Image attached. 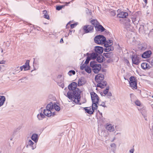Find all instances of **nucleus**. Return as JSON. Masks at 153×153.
Instances as JSON below:
<instances>
[{"label":"nucleus","mask_w":153,"mask_h":153,"mask_svg":"<svg viewBox=\"0 0 153 153\" xmlns=\"http://www.w3.org/2000/svg\"><path fill=\"white\" fill-rule=\"evenodd\" d=\"M134 151V150L133 149H130L129 151V152L130 153H133Z\"/></svg>","instance_id":"3c124183"},{"label":"nucleus","mask_w":153,"mask_h":153,"mask_svg":"<svg viewBox=\"0 0 153 153\" xmlns=\"http://www.w3.org/2000/svg\"><path fill=\"white\" fill-rule=\"evenodd\" d=\"M3 52V50L2 49H1V52L2 53V52Z\"/></svg>","instance_id":"0e129e2a"},{"label":"nucleus","mask_w":153,"mask_h":153,"mask_svg":"<svg viewBox=\"0 0 153 153\" xmlns=\"http://www.w3.org/2000/svg\"><path fill=\"white\" fill-rule=\"evenodd\" d=\"M103 57L102 56H98L97 58V62L100 63H101L102 62L103 60Z\"/></svg>","instance_id":"c85d7f7f"},{"label":"nucleus","mask_w":153,"mask_h":153,"mask_svg":"<svg viewBox=\"0 0 153 153\" xmlns=\"http://www.w3.org/2000/svg\"><path fill=\"white\" fill-rule=\"evenodd\" d=\"M29 61L27 60L26 61V63H25V65H23L24 66H25V67L26 68V70H27L28 69V67H29Z\"/></svg>","instance_id":"473e14b6"},{"label":"nucleus","mask_w":153,"mask_h":153,"mask_svg":"<svg viewBox=\"0 0 153 153\" xmlns=\"http://www.w3.org/2000/svg\"><path fill=\"white\" fill-rule=\"evenodd\" d=\"M84 108L86 112L89 114H92L94 112L93 110H91V108L90 107L85 108Z\"/></svg>","instance_id":"4be33fe9"},{"label":"nucleus","mask_w":153,"mask_h":153,"mask_svg":"<svg viewBox=\"0 0 153 153\" xmlns=\"http://www.w3.org/2000/svg\"><path fill=\"white\" fill-rule=\"evenodd\" d=\"M95 28L96 30L101 32L104 31L105 30L102 25L99 24H98V25L97 26V27H95Z\"/></svg>","instance_id":"a211bd4d"},{"label":"nucleus","mask_w":153,"mask_h":153,"mask_svg":"<svg viewBox=\"0 0 153 153\" xmlns=\"http://www.w3.org/2000/svg\"><path fill=\"white\" fill-rule=\"evenodd\" d=\"M95 51L97 54H101L103 52V48L101 47L96 46L95 47Z\"/></svg>","instance_id":"4468645a"},{"label":"nucleus","mask_w":153,"mask_h":153,"mask_svg":"<svg viewBox=\"0 0 153 153\" xmlns=\"http://www.w3.org/2000/svg\"><path fill=\"white\" fill-rule=\"evenodd\" d=\"M100 105L104 107H106V106L105 105V103L104 102H102V103L100 104Z\"/></svg>","instance_id":"de8ad7c7"},{"label":"nucleus","mask_w":153,"mask_h":153,"mask_svg":"<svg viewBox=\"0 0 153 153\" xmlns=\"http://www.w3.org/2000/svg\"><path fill=\"white\" fill-rule=\"evenodd\" d=\"M43 13L44 14V17L48 19H49V16L46 10H45L43 11Z\"/></svg>","instance_id":"bb28decb"},{"label":"nucleus","mask_w":153,"mask_h":153,"mask_svg":"<svg viewBox=\"0 0 153 153\" xmlns=\"http://www.w3.org/2000/svg\"><path fill=\"white\" fill-rule=\"evenodd\" d=\"M84 70L86 72L88 73H91V68L88 66L85 67L84 68Z\"/></svg>","instance_id":"7c9ffc66"},{"label":"nucleus","mask_w":153,"mask_h":153,"mask_svg":"<svg viewBox=\"0 0 153 153\" xmlns=\"http://www.w3.org/2000/svg\"><path fill=\"white\" fill-rule=\"evenodd\" d=\"M60 42L61 43H62L63 42V39L62 38L60 40Z\"/></svg>","instance_id":"603ef678"},{"label":"nucleus","mask_w":153,"mask_h":153,"mask_svg":"<svg viewBox=\"0 0 153 153\" xmlns=\"http://www.w3.org/2000/svg\"><path fill=\"white\" fill-rule=\"evenodd\" d=\"M110 146H111V148H116V145L115 143H113L111 144Z\"/></svg>","instance_id":"79ce46f5"},{"label":"nucleus","mask_w":153,"mask_h":153,"mask_svg":"<svg viewBox=\"0 0 153 153\" xmlns=\"http://www.w3.org/2000/svg\"><path fill=\"white\" fill-rule=\"evenodd\" d=\"M70 25V24H69V23H68L67 25V26L68 25Z\"/></svg>","instance_id":"e2e57ef3"},{"label":"nucleus","mask_w":153,"mask_h":153,"mask_svg":"<svg viewBox=\"0 0 153 153\" xmlns=\"http://www.w3.org/2000/svg\"><path fill=\"white\" fill-rule=\"evenodd\" d=\"M144 27V26L143 25H141L140 26V27L139 28V30H143V29Z\"/></svg>","instance_id":"09e8293b"},{"label":"nucleus","mask_w":153,"mask_h":153,"mask_svg":"<svg viewBox=\"0 0 153 153\" xmlns=\"http://www.w3.org/2000/svg\"><path fill=\"white\" fill-rule=\"evenodd\" d=\"M104 45L105 47L104 49V51L105 52H108L113 51L114 49V47L112 46L111 44L105 43Z\"/></svg>","instance_id":"9b49d317"},{"label":"nucleus","mask_w":153,"mask_h":153,"mask_svg":"<svg viewBox=\"0 0 153 153\" xmlns=\"http://www.w3.org/2000/svg\"><path fill=\"white\" fill-rule=\"evenodd\" d=\"M146 4H147V0H143Z\"/></svg>","instance_id":"5fc2aeb1"},{"label":"nucleus","mask_w":153,"mask_h":153,"mask_svg":"<svg viewBox=\"0 0 153 153\" xmlns=\"http://www.w3.org/2000/svg\"><path fill=\"white\" fill-rule=\"evenodd\" d=\"M151 64L153 66V59L151 61Z\"/></svg>","instance_id":"864d4df0"},{"label":"nucleus","mask_w":153,"mask_h":153,"mask_svg":"<svg viewBox=\"0 0 153 153\" xmlns=\"http://www.w3.org/2000/svg\"><path fill=\"white\" fill-rule=\"evenodd\" d=\"M91 23L94 25L95 27H97L98 24H100L97 20H92L91 21Z\"/></svg>","instance_id":"393cba45"},{"label":"nucleus","mask_w":153,"mask_h":153,"mask_svg":"<svg viewBox=\"0 0 153 153\" xmlns=\"http://www.w3.org/2000/svg\"><path fill=\"white\" fill-rule=\"evenodd\" d=\"M44 113H42V112L40 113V114H38L37 115V117L39 120H42L43 119L45 118V115L44 114Z\"/></svg>","instance_id":"412c9836"},{"label":"nucleus","mask_w":153,"mask_h":153,"mask_svg":"<svg viewBox=\"0 0 153 153\" xmlns=\"http://www.w3.org/2000/svg\"><path fill=\"white\" fill-rule=\"evenodd\" d=\"M141 66L142 68L144 70L149 69L151 68L150 65L146 62L142 63Z\"/></svg>","instance_id":"dca6fc26"},{"label":"nucleus","mask_w":153,"mask_h":153,"mask_svg":"<svg viewBox=\"0 0 153 153\" xmlns=\"http://www.w3.org/2000/svg\"><path fill=\"white\" fill-rule=\"evenodd\" d=\"M91 95L92 102L98 103L99 98L97 95L94 92L91 93Z\"/></svg>","instance_id":"0eeeda50"},{"label":"nucleus","mask_w":153,"mask_h":153,"mask_svg":"<svg viewBox=\"0 0 153 153\" xmlns=\"http://www.w3.org/2000/svg\"><path fill=\"white\" fill-rule=\"evenodd\" d=\"M31 139L36 143L38 140V135L36 134H33L31 136Z\"/></svg>","instance_id":"aec40b11"},{"label":"nucleus","mask_w":153,"mask_h":153,"mask_svg":"<svg viewBox=\"0 0 153 153\" xmlns=\"http://www.w3.org/2000/svg\"><path fill=\"white\" fill-rule=\"evenodd\" d=\"M68 35H69V34H68V35H65V37H67L68 36Z\"/></svg>","instance_id":"bf43d9fd"},{"label":"nucleus","mask_w":153,"mask_h":153,"mask_svg":"<svg viewBox=\"0 0 153 153\" xmlns=\"http://www.w3.org/2000/svg\"><path fill=\"white\" fill-rule=\"evenodd\" d=\"M129 83L130 87L133 89H137V82L135 78L133 76H131L129 79Z\"/></svg>","instance_id":"39448f33"},{"label":"nucleus","mask_w":153,"mask_h":153,"mask_svg":"<svg viewBox=\"0 0 153 153\" xmlns=\"http://www.w3.org/2000/svg\"><path fill=\"white\" fill-rule=\"evenodd\" d=\"M105 97H108V98H109L110 97H111L112 96L111 93L110 92H108L105 95H103Z\"/></svg>","instance_id":"e433bc0d"},{"label":"nucleus","mask_w":153,"mask_h":153,"mask_svg":"<svg viewBox=\"0 0 153 153\" xmlns=\"http://www.w3.org/2000/svg\"><path fill=\"white\" fill-rule=\"evenodd\" d=\"M10 42L8 41L7 42L5 43V45L7 47H9L10 46Z\"/></svg>","instance_id":"37998d69"},{"label":"nucleus","mask_w":153,"mask_h":153,"mask_svg":"<svg viewBox=\"0 0 153 153\" xmlns=\"http://www.w3.org/2000/svg\"><path fill=\"white\" fill-rule=\"evenodd\" d=\"M107 84L106 82H102L98 83L97 84V87H100L101 88H103Z\"/></svg>","instance_id":"6ab92c4d"},{"label":"nucleus","mask_w":153,"mask_h":153,"mask_svg":"<svg viewBox=\"0 0 153 153\" xmlns=\"http://www.w3.org/2000/svg\"><path fill=\"white\" fill-rule=\"evenodd\" d=\"M5 62V61L4 60L0 61V64H4Z\"/></svg>","instance_id":"8fccbe9b"},{"label":"nucleus","mask_w":153,"mask_h":153,"mask_svg":"<svg viewBox=\"0 0 153 153\" xmlns=\"http://www.w3.org/2000/svg\"><path fill=\"white\" fill-rule=\"evenodd\" d=\"M98 55V54L97 53H93L91 54L90 57L91 59H95L97 57Z\"/></svg>","instance_id":"cd10ccee"},{"label":"nucleus","mask_w":153,"mask_h":153,"mask_svg":"<svg viewBox=\"0 0 153 153\" xmlns=\"http://www.w3.org/2000/svg\"><path fill=\"white\" fill-rule=\"evenodd\" d=\"M64 85L62 84H61V87L63 88Z\"/></svg>","instance_id":"4d7b16f0"},{"label":"nucleus","mask_w":153,"mask_h":153,"mask_svg":"<svg viewBox=\"0 0 153 153\" xmlns=\"http://www.w3.org/2000/svg\"><path fill=\"white\" fill-rule=\"evenodd\" d=\"M71 74L73 75H74L75 74V71L74 70H70L68 72V74L70 76L72 75Z\"/></svg>","instance_id":"f704fd0d"},{"label":"nucleus","mask_w":153,"mask_h":153,"mask_svg":"<svg viewBox=\"0 0 153 153\" xmlns=\"http://www.w3.org/2000/svg\"><path fill=\"white\" fill-rule=\"evenodd\" d=\"M70 3V2H66L65 3H66V4H69Z\"/></svg>","instance_id":"6e6d98bb"},{"label":"nucleus","mask_w":153,"mask_h":153,"mask_svg":"<svg viewBox=\"0 0 153 153\" xmlns=\"http://www.w3.org/2000/svg\"><path fill=\"white\" fill-rule=\"evenodd\" d=\"M132 22L135 25H137L139 22V21L137 20L136 18L134 17L132 18Z\"/></svg>","instance_id":"2f4dec72"},{"label":"nucleus","mask_w":153,"mask_h":153,"mask_svg":"<svg viewBox=\"0 0 153 153\" xmlns=\"http://www.w3.org/2000/svg\"><path fill=\"white\" fill-rule=\"evenodd\" d=\"M95 42L98 44H104L106 41L105 38L102 35L96 36L94 39Z\"/></svg>","instance_id":"20e7f679"},{"label":"nucleus","mask_w":153,"mask_h":153,"mask_svg":"<svg viewBox=\"0 0 153 153\" xmlns=\"http://www.w3.org/2000/svg\"><path fill=\"white\" fill-rule=\"evenodd\" d=\"M152 97L153 98V95L152 96Z\"/></svg>","instance_id":"774afa93"},{"label":"nucleus","mask_w":153,"mask_h":153,"mask_svg":"<svg viewBox=\"0 0 153 153\" xmlns=\"http://www.w3.org/2000/svg\"><path fill=\"white\" fill-rule=\"evenodd\" d=\"M53 109L54 108L56 110L59 111L60 110V107L56 104H53Z\"/></svg>","instance_id":"c756f323"},{"label":"nucleus","mask_w":153,"mask_h":153,"mask_svg":"<svg viewBox=\"0 0 153 153\" xmlns=\"http://www.w3.org/2000/svg\"><path fill=\"white\" fill-rule=\"evenodd\" d=\"M1 67L0 66V71L1 70Z\"/></svg>","instance_id":"680f3d73"},{"label":"nucleus","mask_w":153,"mask_h":153,"mask_svg":"<svg viewBox=\"0 0 153 153\" xmlns=\"http://www.w3.org/2000/svg\"><path fill=\"white\" fill-rule=\"evenodd\" d=\"M104 54L105 56L108 58H110L111 56V53H104Z\"/></svg>","instance_id":"72a5a7b5"},{"label":"nucleus","mask_w":153,"mask_h":153,"mask_svg":"<svg viewBox=\"0 0 153 153\" xmlns=\"http://www.w3.org/2000/svg\"><path fill=\"white\" fill-rule=\"evenodd\" d=\"M91 58H90V56H88L87 57V58L85 61V63L86 64H88V63L89 61L91 60Z\"/></svg>","instance_id":"4c0bfd02"},{"label":"nucleus","mask_w":153,"mask_h":153,"mask_svg":"<svg viewBox=\"0 0 153 153\" xmlns=\"http://www.w3.org/2000/svg\"><path fill=\"white\" fill-rule=\"evenodd\" d=\"M109 90V88H107L106 89L103 91V94L105 95L108 93Z\"/></svg>","instance_id":"ea45409f"},{"label":"nucleus","mask_w":153,"mask_h":153,"mask_svg":"<svg viewBox=\"0 0 153 153\" xmlns=\"http://www.w3.org/2000/svg\"><path fill=\"white\" fill-rule=\"evenodd\" d=\"M76 25V24H71L70 25L71 29H73Z\"/></svg>","instance_id":"c03bdc74"},{"label":"nucleus","mask_w":153,"mask_h":153,"mask_svg":"<svg viewBox=\"0 0 153 153\" xmlns=\"http://www.w3.org/2000/svg\"><path fill=\"white\" fill-rule=\"evenodd\" d=\"M120 134V133H117V134Z\"/></svg>","instance_id":"69168bd1"},{"label":"nucleus","mask_w":153,"mask_h":153,"mask_svg":"<svg viewBox=\"0 0 153 153\" xmlns=\"http://www.w3.org/2000/svg\"><path fill=\"white\" fill-rule=\"evenodd\" d=\"M135 103L137 106H140L141 105L140 102L138 100H137L135 102Z\"/></svg>","instance_id":"a19ab883"},{"label":"nucleus","mask_w":153,"mask_h":153,"mask_svg":"<svg viewBox=\"0 0 153 153\" xmlns=\"http://www.w3.org/2000/svg\"><path fill=\"white\" fill-rule=\"evenodd\" d=\"M20 69H21V71H22L23 70V69H24V70H26V68L25 67V66L23 65L22 66H21L20 67Z\"/></svg>","instance_id":"a18cd8bd"},{"label":"nucleus","mask_w":153,"mask_h":153,"mask_svg":"<svg viewBox=\"0 0 153 153\" xmlns=\"http://www.w3.org/2000/svg\"><path fill=\"white\" fill-rule=\"evenodd\" d=\"M151 53V52L150 51L145 52L142 55V57L143 58H148L150 56V55Z\"/></svg>","instance_id":"f3484780"},{"label":"nucleus","mask_w":153,"mask_h":153,"mask_svg":"<svg viewBox=\"0 0 153 153\" xmlns=\"http://www.w3.org/2000/svg\"><path fill=\"white\" fill-rule=\"evenodd\" d=\"M104 75L102 74H97L95 76V79L97 82L99 83L102 81L104 79Z\"/></svg>","instance_id":"1a4fd4ad"},{"label":"nucleus","mask_w":153,"mask_h":153,"mask_svg":"<svg viewBox=\"0 0 153 153\" xmlns=\"http://www.w3.org/2000/svg\"><path fill=\"white\" fill-rule=\"evenodd\" d=\"M53 109V103L50 102L46 107V108L44 110L43 113L48 117L54 115V113L52 112Z\"/></svg>","instance_id":"f03ea898"},{"label":"nucleus","mask_w":153,"mask_h":153,"mask_svg":"<svg viewBox=\"0 0 153 153\" xmlns=\"http://www.w3.org/2000/svg\"><path fill=\"white\" fill-rule=\"evenodd\" d=\"M105 127L107 130L110 132H113L115 130L114 125L107 123L106 124Z\"/></svg>","instance_id":"9d476101"},{"label":"nucleus","mask_w":153,"mask_h":153,"mask_svg":"<svg viewBox=\"0 0 153 153\" xmlns=\"http://www.w3.org/2000/svg\"><path fill=\"white\" fill-rule=\"evenodd\" d=\"M94 28L93 26L90 25H85L84 26L83 29L85 33L91 32Z\"/></svg>","instance_id":"f8f14e48"},{"label":"nucleus","mask_w":153,"mask_h":153,"mask_svg":"<svg viewBox=\"0 0 153 153\" xmlns=\"http://www.w3.org/2000/svg\"><path fill=\"white\" fill-rule=\"evenodd\" d=\"M107 43L108 44H111V45H112V41L111 40H109L107 41Z\"/></svg>","instance_id":"49530a36"},{"label":"nucleus","mask_w":153,"mask_h":153,"mask_svg":"<svg viewBox=\"0 0 153 153\" xmlns=\"http://www.w3.org/2000/svg\"><path fill=\"white\" fill-rule=\"evenodd\" d=\"M130 20L129 19H128V22H126L125 24V28H126L128 30H130V29H131V27L130 23Z\"/></svg>","instance_id":"5701e85b"},{"label":"nucleus","mask_w":153,"mask_h":153,"mask_svg":"<svg viewBox=\"0 0 153 153\" xmlns=\"http://www.w3.org/2000/svg\"><path fill=\"white\" fill-rule=\"evenodd\" d=\"M128 16L127 13L122 11L117 15V16L119 18H125Z\"/></svg>","instance_id":"2eb2a0df"},{"label":"nucleus","mask_w":153,"mask_h":153,"mask_svg":"<svg viewBox=\"0 0 153 153\" xmlns=\"http://www.w3.org/2000/svg\"><path fill=\"white\" fill-rule=\"evenodd\" d=\"M115 139V137H114V140H112L111 141V142H112L114 141V140Z\"/></svg>","instance_id":"052dcab7"},{"label":"nucleus","mask_w":153,"mask_h":153,"mask_svg":"<svg viewBox=\"0 0 153 153\" xmlns=\"http://www.w3.org/2000/svg\"><path fill=\"white\" fill-rule=\"evenodd\" d=\"M64 7L63 6H57L56 7V10H61Z\"/></svg>","instance_id":"58836bf2"},{"label":"nucleus","mask_w":153,"mask_h":153,"mask_svg":"<svg viewBox=\"0 0 153 153\" xmlns=\"http://www.w3.org/2000/svg\"><path fill=\"white\" fill-rule=\"evenodd\" d=\"M5 100V98L3 96H0V107L2 106Z\"/></svg>","instance_id":"b1692460"},{"label":"nucleus","mask_w":153,"mask_h":153,"mask_svg":"<svg viewBox=\"0 0 153 153\" xmlns=\"http://www.w3.org/2000/svg\"><path fill=\"white\" fill-rule=\"evenodd\" d=\"M77 84L73 82L70 84L68 88L70 91L67 94L68 97L74 102L78 104L80 100L81 91L77 88Z\"/></svg>","instance_id":"f257e3e1"},{"label":"nucleus","mask_w":153,"mask_h":153,"mask_svg":"<svg viewBox=\"0 0 153 153\" xmlns=\"http://www.w3.org/2000/svg\"><path fill=\"white\" fill-rule=\"evenodd\" d=\"M26 147L29 149L33 150L36 147V144L34 143L31 140L27 142Z\"/></svg>","instance_id":"423d86ee"},{"label":"nucleus","mask_w":153,"mask_h":153,"mask_svg":"<svg viewBox=\"0 0 153 153\" xmlns=\"http://www.w3.org/2000/svg\"><path fill=\"white\" fill-rule=\"evenodd\" d=\"M90 65L92 68L93 71L95 73L97 74L101 69V65L97 64L95 61H91L90 62Z\"/></svg>","instance_id":"7ed1b4c3"},{"label":"nucleus","mask_w":153,"mask_h":153,"mask_svg":"<svg viewBox=\"0 0 153 153\" xmlns=\"http://www.w3.org/2000/svg\"><path fill=\"white\" fill-rule=\"evenodd\" d=\"M139 57L140 56L139 55L135 54L131 58L132 63L134 64H138L139 61Z\"/></svg>","instance_id":"6e6552de"},{"label":"nucleus","mask_w":153,"mask_h":153,"mask_svg":"<svg viewBox=\"0 0 153 153\" xmlns=\"http://www.w3.org/2000/svg\"><path fill=\"white\" fill-rule=\"evenodd\" d=\"M98 103L93 102L91 110H93L94 112L95 110H97V108L98 106H97V104H98Z\"/></svg>","instance_id":"a878e982"},{"label":"nucleus","mask_w":153,"mask_h":153,"mask_svg":"<svg viewBox=\"0 0 153 153\" xmlns=\"http://www.w3.org/2000/svg\"><path fill=\"white\" fill-rule=\"evenodd\" d=\"M110 12L112 16H114L116 14L115 11V10H110Z\"/></svg>","instance_id":"c9c22d12"},{"label":"nucleus","mask_w":153,"mask_h":153,"mask_svg":"<svg viewBox=\"0 0 153 153\" xmlns=\"http://www.w3.org/2000/svg\"><path fill=\"white\" fill-rule=\"evenodd\" d=\"M127 62H128V61H127Z\"/></svg>","instance_id":"338daca9"},{"label":"nucleus","mask_w":153,"mask_h":153,"mask_svg":"<svg viewBox=\"0 0 153 153\" xmlns=\"http://www.w3.org/2000/svg\"><path fill=\"white\" fill-rule=\"evenodd\" d=\"M86 82V79L84 77H81L78 80V85L79 86H82L85 84Z\"/></svg>","instance_id":"ddd939ff"},{"label":"nucleus","mask_w":153,"mask_h":153,"mask_svg":"<svg viewBox=\"0 0 153 153\" xmlns=\"http://www.w3.org/2000/svg\"><path fill=\"white\" fill-rule=\"evenodd\" d=\"M72 30H70V31L69 33V34H70V33H71V32H72Z\"/></svg>","instance_id":"13d9d810"}]
</instances>
